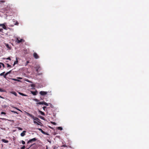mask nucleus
Masks as SVG:
<instances>
[{"instance_id":"34","label":"nucleus","mask_w":149,"mask_h":149,"mask_svg":"<svg viewBox=\"0 0 149 149\" xmlns=\"http://www.w3.org/2000/svg\"><path fill=\"white\" fill-rule=\"evenodd\" d=\"M3 30V29H2V28L0 29V32H3V31H2Z\"/></svg>"},{"instance_id":"19","label":"nucleus","mask_w":149,"mask_h":149,"mask_svg":"<svg viewBox=\"0 0 149 149\" xmlns=\"http://www.w3.org/2000/svg\"><path fill=\"white\" fill-rule=\"evenodd\" d=\"M5 73V72H3L1 73L0 74V76H3V75H4V74Z\"/></svg>"},{"instance_id":"2","label":"nucleus","mask_w":149,"mask_h":149,"mask_svg":"<svg viewBox=\"0 0 149 149\" xmlns=\"http://www.w3.org/2000/svg\"><path fill=\"white\" fill-rule=\"evenodd\" d=\"M16 41L17 43H19L20 42H24V40L23 39H21L20 40H19V38H17Z\"/></svg>"},{"instance_id":"36","label":"nucleus","mask_w":149,"mask_h":149,"mask_svg":"<svg viewBox=\"0 0 149 149\" xmlns=\"http://www.w3.org/2000/svg\"><path fill=\"white\" fill-rule=\"evenodd\" d=\"M1 113L2 114H6V113L5 112H2Z\"/></svg>"},{"instance_id":"21","label":"nucleus","mask_w":149,"mask_h":149,"mask_svg":"<svg viewBox=\"0 0 149 149\" xmlns=\"http://www.w3.org/2000/svg\"><path fill=\"white\" fill-rule=\"evenodd\" d=\"M8 74H7V73L6 72L5 74V75H3V77H4V78H6V76Z\"/></svg>"},{"instance_id":"17","label":"nucleus","mask_w":149,"mask_h":149,"mask_svg":"<svg viewBox=\"0 0 149 149\" xmlns=\"http://www.w3.org/2000/svg\"><path fill=\"white\" fill-rule=\"evenodd\" d=\"M5 90L1 88H0V92H4Z\"/></svg>"},{"instance_id":"41","label":"nucleus","mask_w":149,"mask_h":149,"mask_svg":"<svg viewBox=\"0 0 149 149\" xmlns=\"http://www.w3.org/2000/svg\"><path fill=\"white\" fill-rule=\"evenodd\" d=\"M31 93H37L36 92H33V91H31Z\"/></svg>"},{"instance_id":"50","label":"nucleus","mask_w":149,"mask_h":149,"mask_svg":"<svg viewBox=\"0 0 149 149\" xmlns=\"http://www.w3.org/2000/svg\"><path fill=\"white\" fill-rule=\"evenodd\" d=\"M18 93H21L20 92H19Z\"/></svg>"},{"instance_id":"33","label":"nucleus","mask_w":149,"mask_h":149,"mask_svg":"<svg viewBox=\"0 0 149 149\" xmlns=\"http://www.w3.org/2000/svg\"><path fill=\"white\" fill-rule=\"evenodd\" d=\"M25 148V146H23L21 148V149H24Z\"/></svg>"},{"instance_id":"54","label":"nucleus","mask_w":149,"mask_h":149,"mask_svg":"<svg viewBox=\"0 0 149 149\" xmlns=\"http://www.w3.org/2000/svg\"><path fill=\"white\" fill-rule=\"evenodd\" d=\"M17 109V110H19V109Z\"/></svg>"},{"instance_id":"29","label":"nucleus","mask_w":149,"mask_h":149,"mask_svg":"<svg viewBox=\"0 0 149 149\" xmlns=\"http://www.w3.org/2000/svg\"><path fill=\"white\" fill-rule=\"evenodd\" d=\"M7 67H11V66L8 64H7Z\"/></svg>"},{"instance_id":"51","label":"nucleus","mask_w":149,"mask_h":149,"mask_svg":"<svg viewBox=\"0 0 149 149\" xmlns=\"http://www.w3.org/2000/svg\"><path fill=\"white\" fill-rule=\"evenodd\" d=\"M0 97H1V98H2V97H1L0 96Z\"/></svg>"},{"instance_id":"6","label":"nucleus","mask_w":149,"mask_h":149,"mask_svg":"<svg viewBox=\"0 0 149 149\" xmlns=\"http://www.w3.org/2000/svg\"><path fill=\"white\" fill-rule=\"evenodd\" d=\"M0 26L2 27V28L5 29H6V26L3 24H0Z\"/></svg>"},{"instance_id":"15","label":"nucleus","mask_w":149,"mask_h":149,"mask_svg":"<svg viewBox=\"0 0 149 149\" xmlns=\"http://www.w3.org/2000/svg\"><path fill=\"white\" fill-rule=\"evenodd\" d=\"M33 100L36 101V102H38L39 101V100H38V99H33Z\"/></svg>"},{"instance_id":"14","label":"nucleus","mask_w":149,"mask_h":149,"mask_svg":"<svg viewBox=\"0 0 149 149\" xmlns=\"http://www.w3.org/2000/svg\"><path fill=\"white\" fill-rule=\"evenodd\" d=\"M12 80H14V81H17L18 82H19L20 81L19 80H18V79H14V78H12Z\"/></svg>"},{"instance_id":"39","label":"nucleus","mask_w":149,"mask_h":149,"mask_svg":"<svg viewBox=\"0 0 149 149\" xmlns=\"http://www.w3.org/2000/svg\"><path fill=\"white\" fill-rule=\"evenodd\" d=\"M67 146L66 145H62L61 147H67Z\"/></svg>"},{"instance_id":"55","label":"nucleus","mask_w":149,"mask_h":149,"mask_svg":"<svg viewBox=\"0 0 149 149\" xmlns=\"http://www.w3.org/2000/svg\"><path fill=\"white\" fill-rule=\"evenodd\" d=\"M46 149H48L47 148V147Z\"/></svg>"},{"instance_id":"1","label":"nucleus","mask_w":149,"mask_h":149,"mask_svg":"<svg viewBox=\"0 0 149 149\" xmlns=\"http://www.w3.org/2000/svg\"><path fill=\"white\" fill-rule=\"evenodd\" d=\"M12 8L10 6L8 5L7 6L3 9V11L4 13H7L11 12Z\"/></svg>"},{"instance_id":"11","label":"nucleus","mask_w":149,"mask_h":149,"mask_svg":"<svg viewBox=\"0 0 149 149\" xmlns=\"http://www.w3.org/2000/svg\"><path fill=\"white\" fill-rule=\"evenodd\" d=\"M26 114L27 115H28V116L30 117L31 118L32 117H33V115H32L31 114H30L29 113H27L26 112Z\"/></svg>"},{"instance_id":"37","label":"nucleus","mask_w":149,"mask_h":149,"mask_svg":"<svg viewBox=\"0 0 149 149\" xmlns=\"http://www.w3.org/2000/svg\"><path fill=\"white\" fill-rule=\"evenodd\" d=\"M39 68L38 69H37V70H36V72L37 73L38 72L39 70Z\"/></svg>"},{"instance_id":"38","label":"nucleus","mask_w":149,"mask_h":149,"mask_svg":"<svg viewBox=\"0 0 149 149\" xmlns=\"http://www.w3.org/2000/svg\"><path fill=\"white\" fill-rule=\"evenodd\" d=\"M34 123L35 124H37L38 125H39V124L36 121H34Z\"/></svg>"},{"instance_id":"53","label":"nucleus","mask_w":149,"mask_h":149,"mask_svg":"<svg viewBox=\"0 0 149 149\" xmlns=\"http://www.w3.org/2000/svg\"><path fill=\"white\" fill-rule=\"evenodd\" d=\"M17 109V110H19V109Z\"/></svg>"},{"instance_id":"48","label":"nucleus","mask_w":149,"mask_h":149,"mask_svg":"<svg viewBox=\"0 0 149 149\" xmlns=\"http://www.w3.org/2000/svg\"><path fill=\"white\" fill-rule=\"evenodd\" d=\"M33 94V95H36L37 94Z\"/></svg>"},{"instance_id":"12","label":"nucleus","mask_w":149,"mask_h":149,"mask_svg":"<svg viewBox=\"0 0 149 149\" xmlns=\"http://www.w3.org/2000/svg\"><path fill=\"white\" fill-rule=\"evenodd\" d=\"M5 45H6V46L7 48H8L10 49V47L9 46V45L8 44H5Z\"/></svg>"},{"instance_id":"9","label":"nucleus","mask_w":149,"mask_h":149,"mask_svg":"<svg viewBox=\"0 0 149 149\" xmlns=\"http://www.w3.org/2000/svg\"><path fill=\"white\" fill-rule=\"evenodd\" d=\"M18 63V60H17V58L16 57V61H15V62H14V63L13 64V66H14L16 64H17Z\"/></svg>"},{"instance_id":"18","label":"nucleus","mask_w":149,"mask_h":149,"mask_svg":"<svg viewBox=\"0 0 149 149\" xmlns=\"http://www.w3.org/2000/svg\"><path fill=\"white\" fill-rule=\"evenodd\" d=\"M38 130H39L42 133V132H43V131L41 129V128H38Z\"/></svg>"},{"instance_id":"5","label":"nucleus","mask_w":149,"mask_h":149,"mask_svg":"<svg viewBox=\"0 0 149 149\" xmlns=\"http://www.w3.org/2000/svg\"><path fill=\"white\" fill-rule=\"evenodd\" d=\"M36 140V138H34L32 139L29 140L27 142V143H29L31 142L32 141H35Z\"/></svg>"},{"instance_id":"4","label":"nucleus","mask_w":149,"mask_h":149,"mask_svg":"<svg viewBox=\"0 0 149 149\" xmlns=\"http://www.w3.org/2000/svg\"><path fill=\"white\" fill-rule=\"evenodd\" d=\"M33 56L36 59H38L39 58V56L36 52H34L33 54Z\"/></svg>"},{"instance_id":"30","label":"nucleus","mask_w":149,"mask_h":149,"mask_svg":"<svg viewBox=\"0 0 149 149\" xmlns=\"http://www.w3.org/2000/svg\"><path fill=\"white\" fill-rule=\"evenodd\" d=\"M43 109L45 111V109L46 108V107H43Z\"/></svg>"},{"instance_id":"40","label":"nucleus","mask_w":149,"mask_h":149,"mask_svg":"<svg viewBox=\"0 0 149 149\" xmlns=\"http://www.w3.org/2000/svg\"><path fill=\"white\" fill-rule=\"evenodd\" d=\"M18 24H19L17 22H16V23L15 24V25H18Z\"/></svg>"},{"instance_id":"42","label":"nucleus","mask_w":149,"mask_h":149,"mask_svg":"<svg viewBox=\"0 0 149 149\" xmlns=\"http://www.w3.org/2000/svg\"><path fill=\"white\" fill-rule=\"evenodd\" d=\"M42 74V73H38V75H41Z\"/></svg>"},{"instance_id":"22","label":"nucleus","mask_w":149,"mask_h":149,"mask_svg":"<svg viewBox=\"0 0 149 149\" xmlns=\"http://www.w3.org/2000/svg\"><path fill=\"white\" fill-rule=\"evenodd\" d=\"M42 133L44 134L48 135V134H47V133L46 132H45L44 131H43V132H42Z\"/></svg>"},{"instance_id":"23","label":"nucleus","mask_w":149,"mask_h":149,"mask_svg":"<svg viewBox=\"0 0 149 149\" xmlns=\"http://www.w3.org/2000/svg\"><path fill=\"white\" fill-rule=\"evenodd\" d=\"M20 94L21 95H22V96H27V95H25L24 94H23V93H22V94Z\"/></svg>"},{"instance_id":"28","label":"nucleus","mask_w":149,"mask_h":149,"mask_svg":"<svg viewBox=\"0 0 149 149\" xmlns=\"http://www.w3.org/2000/svg\"><path fill=\"white\" fill-rule=\"evenodd\" d=\"M17 128L19 130H22V129L20 127H18Z\"/></svg>"},{"instance_id":"46","label":"nucleus","mask_w":149,"mask_h":149,"mask_svg":"<svg viewBox=\"0 0 149 149\" xmlns=\"http://www.w3.org/2000/svg\"><path fill=\"white\" fill-rule=\"evenodd\" d=\"M11 93H16L15 92H11Z\"/></svg>"},{"instance_id":"26","label":"nucleus","mask_w":149,"mask_h":149,"mask_svg":"<svg viewBox=\"0 0 149 149\" xmlns=\"http://www.w3.org/2000/svg\"><path fill=\"white\" fill-rule=\"evenodd\" d=\"M0 64H1L3 66V68H4V67H5V66H4V65L3 63H0Z\"/></svg>"},{"instance_id":"27","label":"nucleus","mask_w":149,"mask_h":149,"mask_svg":"<svg viewBox=\"0 0 149 149\" xmlns=\"http://www.w3.org/2000/svg\"><path fill=\"white\" fill-rule=\"evenodd\" d=\"M29 63V61H27L26 62V63L25 65V66H26Z\"/></svg>"},{"instance_id":"25","label":"nucleus","mask_w":149,"mask_h":149,"mask_svg":"<svg viewBox=\"0 0 149 149\" xmlns=\"http://www.w3.org/2000/svg\"><path fill=\"white\" fill-rule=\"evenodd\" d=\"M3 59H6V58H3ZM6 59H8V60H11V58H10V57H8V58H6Z\"/></svg>"},{"instance_id":"24","label":"nucleus","mask_w":149,"mask_h":149,"mask_svg":"<svg viewBox=\"0 0 149 149\" xmlns=\"http://www.w3.org/2000/svg\"><path fill=\"white\" fill-rule=\"evenodd\" d=\"M51 123L52 124L54 125H56V124L54 122H51Z\"/></svg>"},{"instance_id":"35","label":"nucleus","mask_w":149,"mask_h":149,"mask_svg":"<svg viewBox=\"0 0 149 149\" xmlns=\"http://www.w3.org/2000/svg\"><path fill=\"white\" fill-rule=\"evenodd\" d=\"M11 70L10 71H9V72H7V74H9L10 73H11Z\"/></svg>"},{"instance_id":"49","label":"nucleus","mask_w":149,"mask_h":149,"mask_svg":"<svg viewBox=\"0 0 149 149\" xmlns=\"http://www.w3.org/2000/svg\"><path fill=\"white\" fill-rule=\"evenodd\" d=\"M1 68V65H0V68Z\"/></svg>"},{"instance_id":"43","label":"nucleus","mask_w":149,"mask_h":149,"mask_svg":"<svg viewBox=\"0 0 149 149\" xmlns=\"http://www.w3.org/2000/svg\"><path fill=\"white\" fill-rule=\"evenodd\" d=\"M17 79H22V78H21V77H18L17 78Z\"/></svg>"},{"instance_id":"44","label":"nucleus","mask_w":149,"mask_h":149,"mask_svg":"<svg viewBox=\"0 0 149 149\" xmlns=\"http://www.w3.org/2000/svg\"><path fill=\"white\" fill-rule=\"evenodd\" d=\"M41 94V95H44L45 94H42H42Z\"/></svg>"},{"instance_id":"3","label":"nucleus","mask_w":149,"mask_h":149,"mask_svg":"<svg viewBox=\"0 0 149 149\" xmlns=\"http://www.w3.org/2000/svg\"><path fill=\"white\" fill-rule=\"evenodd\" d=\"M37 104H44L46 106H48V104L46 102H38L36 103Z\"/></svg>"},{"instance_id":"10","label":"nucleus","mask_w":149,"mask_h":149,"mask_svg":"<svg viewBox=\"0 0 149 149\" xmlns=\"http://www.w3.org/2000/svg\"><path fill=\"white\" fill-rule=\"evenodd\" d=\"M1 141L5 143H8V140H6L4 139H2L1 140Z\"/></svg>"},{"instance_id":"45","label":"nucleus","mask_w":149,"mask_h":149,"mask_svg":"<svg viewBox=\"0 0 149 149\" xmlns=\"http://www.w3.org/2000/svg\"><path fill=\"white\" fill-rule=\"evenodd\" d=\"M15 96H17V94H13Z\"/></svg>"},{"instance_id":"7","label":"nucleus","mask_w":149,"mask_h":149,"mask_svg":"<svg viewBox=\"0 0 149 149\" xmlns=\"http://www.w3.org/2000/svg\"><path fill=\"white\" fill-rule=\"evenodd\" d=\"M26 132V131H24L22 132L21 133L20 135L22 136H24L25 135V133Z\"/></svg>"},{"instance_id":"16","label":"nucleus","mask_w":149,"mask_h":149,"mask_svg":"<svg viewBox=\"0 0 149 149\" xmlns=\"http://www.w3.org/2000/svg\"><path fill=\"white\" fill-rule=\"evenodd\" d=\"M57 129L58 130H63L62 128L61 127H58Z\"/></svg>"},{"instance_id":"52","label":"nucleus","mask_w":149,"mask_h":149,"mask_svg":"<svg viewBox=\"0 0 149 149\" xmlns=\"http://www.w3.org/2000/svg\"><path fill=\"white\" fill-rule=\"evenodd\" d=\"M17 109V110H19V109Z\"/></svg>"},{"instance_id":"47","label":"nucleus","mask_w":149,"mask_h":149,"mask_svg":"<svg viewBox=\"0 0 149 149\" xmlns=\"http://www.w3.org/2000/svg\"><path fill=\"white\" fill-rule=\"evenodd\" d=\"M48 142H49V143H51V142L50 141H48Z\"/></svg>"},{"instance_id":"20","label":"nucleus","mask_w":149,"mask_h":149,"mask_svg":"<svg viewBox=\"0 0 149 149\" xmlns=\"http://www.w3.org/2000/svg\"><path fill=\"white\" fill-rule=\"evenodd\" d=\"M39 93H47V92L41 91H40Z\"/></svg>"},{"instance_id":"8","label":"nucleus","mask_w":149,"mask_h":149,"mask_svg":"<svg viewBox=\"0 0 149 149\" xmlns=\"http://www.w3.org/2000/svg\"><path fill=\"white\" fill-rule=\"evenodd\" d=\"M33 117H32L31 118L33 119L34 120H37V121L38 120H39V119H38V118L35 117L33 116Z\"/></svg>"},{"instance_id":"31","label":"nucleus","mask_w":149,"mask_h":149,"mask_svg":"<svg viewBox=\"0 0 149 149\" xmlns=\"http://www.w3.org/2000/svg\"><path fill=\"white\" fill-rule=\"evenodd\" d=\"M0 2H1L3 3H4L5 2V1H4V0H1V1H0Z\"/></svg>"},{"instance_id":"13","label":"nucleus","mask_w":149,"mask_h":149,"mask_svg":"<svg viewBox=\"0 0 149 149\" xmlns=\"http://www.w3.org/2000/svg\"><path fill=\"white\" fill-rule=\"evenodd\" d=\"M39 112L41 115H45L44 113V112H42V111L39 110Z\"/></svg>"},{"instance_id":"32","label":"nucleus","mask_w":149,"mask_h":149,"mask_svg":"<svg viewBox=\"0 0 149 149\" xmlns=\"http://www.w3.org/2000/svg\"><path fill=\"white\" fill-rule=\"evenodd\" d=\"M22 143L23 144H24L25 143V142L23 141H22Z\"/></svg>"}]
</instances>
